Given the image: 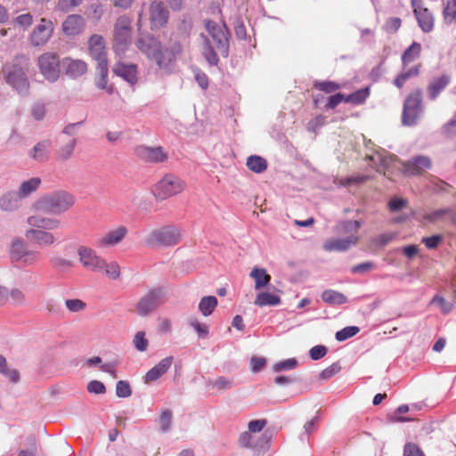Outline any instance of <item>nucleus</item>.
I'll return each mask as SVG.
<instances>
[{"label":"nucleus","instance_id":"nucleus-1","mask_svg":"<svg viewBox=\"0 0 456 456\" xmlns=\"http://www.w3.org/2000/svg\"><path fill=\"white\" fill-rule=\"evenodd\" d=\"M136 47L153 61L159 69L170 73L182 53V45L177 41H169L163 45L157 37L151 34L140 35L135 40Z\"/></svg>","mask_w":456,"mask_h":456},{"label":"nucleus","instance_id":"nucleus-2","mask_svg":"<svg viewBox=\"0 0 456 456\" xmlns=\"http://www.w3.org/2000/svg\"><path fill=\"white\" fill-rule=\"evenodd\" d=\"M369 160L370 165L377 172L383 173L390 180L393 179L390 173L391 168H397L407 176H419L432 167L431 159L424 155L414 156L408 161L402 162L396 156L376 152L369 157Z\"/></svg>","mask_w":456,"mask_h":456},{"label":"nucleus","instance_id":"nucleus-3","mask_svg":"<svg viewBox=\"0 0 456 456\" xmlns=\"http://www.w3.org/2000/svg\"><path fill=\"white\" fill-rule=\"evenodd\" d=\"M205 26L208 37H205L203 54L209 64L216 65L219 61L218 53L224 56L228 54V37L225 28L216 21L207 20Z\"/></svg>","mask_w":456,"mask_h":456},{"label":"nucleus","instance_id":"nucleus-4","mask_svg":"<svg viewBox=\"0 0 456 456\" xmlns=\"http://www.w3.org/2000/svg\"><path fill=\"white\" fill-rule=\"evenodd\" d=\"M361 226V222L356 220H347L339 223L336 227V231L338 233L346 234V237L329 239L325 240L323 248L326 251L342 252L349 249L352 246H355L360 240L358 232Z\"/></svg>","mask_w":456,"mask_h":456},{"label":"nucleus","instance_id":"nucleus-5","mask_svg":"<svg viewBox=\"0 0 456 456\" xmlns=\"http://www.w3.org/2000/svg\"><path fill=\"white\" fill-rule=\"evenodd\" d=\"M28 59L25 56H19L14 59L12 63L5 64L3 69L6 82L20 94L28 93Z\"/></svg>","mask_w":456,"mask_h":456},{"label":"nucleus","instance_id":"nucleus-6","mask_svg":"<svg viewBox=\"0 0 456 456\" xmlns=\"http://www.w3.org/2000/svg\"><path fill=\"white\" fill-rule=\"evenodd\" d=\"M74 203L75 198L71 193L57 191L40 197L34 207L41 212L59 215L69 209Z\"/></svg>","mask_w":456,"mask_h":456},{"label":"nucleus","instance_id":"nucleus-7","mask_svg":"<svg viewBox=\"0 0 456 456\" xmlns=\"http://www.w3.org/2000/svg\"><path fill=\"white\" fill-rule=\"evenodd\" d=\"M133 27L132 19L127 15L119 16L113 26L112 45L114 52L124 56L132 45Z\"/></svg>","mask_w":456,"mask_h":456},{"label":"nucleus","instance_id":"nucleus-8","mask_svg":"<svg viewBox=\"0 0 456 456\" xmlns=\"http://www.w3.org/2000/svg\"><path fill=\"white\" fill-rule=\"evenodd\" d=\"M181 230L175 225H165L152 230L144 242L151 247H174L181 240Z\"/></svg>","mask_w":456,"mask_h":456},{"label":"nucleus","instance_id":"nucleus-9","mask_svg":"<svg viewBox=\"0 0 456 456\" xmlns=\"http://www.w3.org/2000/svg\"><path fill=\"white\" fill-rule=\"evenodd\" d=\"M185 186V182L180 177L167 174L152 187V193L157 200H164L181 193Z\"/></svg>","mask_w":456,"mask_h":456},{"label":"nucleus","instance_id":"nucleus-10","mask_svg":"<svg viewBox=\"0 0 456 456\" xmlns=\"http://www.w3.org/2000/svg\"><path fill=\"white\" fill-rule=\"evenodd\" d=\"M10 257L16 265L25 267L37 264L41 258V253L28 249L22 240L17 239L12 243Z\"/></svg>","mask_w":456,"mask_h":456},{"label":"nucleus","instance_id":"nucleus-11","mask_svg":"<svg viewBox=\"0 0 456 456\" xmlns=\"http://www.w3.org/2000/svg\"><path fill=\"white\" fill-rule=\"evenodd\" d=\"M422 111V91L415 89L404 100L402 115L403 124L406 126L415 125Z\"/></svg>","mask_w":456,"mask_h":456},{"label":"nucleus","instance_id":"nucleus-12","mask_svg":"<svg viewBox=\"0 0 456 456\" xmlns=\"http://www.w3.org/2000/svg\"><path fill=\"white\" fill-rule=\"evenodd\" d=\"M167 300L165 290L155 288L141 297L136 305V312L141 316H146L157 310Z\"/></svg>","mask_w":456,"mask_h":456},{"label":"nucleus","instance_id":"nucleus-13","mask_svg":"<svg viewBox=\"0 0 456 456\" xmlns=\"http://www.w3.org/2000/svg\"><path fill=\"white\" fill-rule=\"evenodd\" d=\"M40 72L50 82H55L60 76V60L55 53H45L37 60Z\"/></svg>","mask_w":456,"mask_h":456},{"label":"nucleus","instance_id":"nucleus-14","mask_svg":"<svg viewBox=\"0 0 456 456\" xmlns=\"http://www.w3.org/2000/svg\"><path fill=\"white\" fill-rule=\"evenodd\" d=\"M79 263L82 266L91 272L98 273L101 265L103 264V257L91 247L79 245L77 248Z\"/></svg>","mask_w":456,"mask_h":456},{"label":"nucleus","instance_id":"nucleus-15","mask_svg":"<svg viewBox=\"0 0 456 456\" xmlns=\"http://www.w3.org/2000/svg\"><path fill=\"white\" fill-rule=\"evenodd\" d=\"M421 220L429 224L444 223L456 225V209L453 208H443L425 212Z\"/></svg>","mask_w":456,"mask_h":456},{"label":"nucleus","instance_id":"nucleus-16","mask_svg":"<svg viewBox=\"0 0 456 456\" xmlns=\"http://www.w3.org/2000/svg\"><path fill=\"white\" fill-rule=\"evenodd\" d=\"M169 18V12L160 1L154 0L149 8V20L152 30L164 27Z\"/></svg>","mask_w":456,"mask_h":456},{"label":"nucleus","instance_id":"nucleus-17","mask_svg":"<svg viewBox=\"0 0 456 456\" xmlns=\"http://www.w3.org/2000/svg\"><path fill=\"white\" fill-rule=\"evenodd\" d=\"M136 155L145 162L150 163H163L168 159V153L164 148L159 147H149L141 145L135 149Z\"/></svg>","mask_w":456,"mask_h":456},{"label":"nucleus","instance_id":"nucleus-18","mask_svg":"<svg viewBox=\"0 0 456 456\" xmlns=\"http://www.w3.org/2000/svg\"><path fill=\"white\" fill-rule=\"evenodd\" d=\"M414 16L421 30L428 33L434 28V17L431 12L421 6V0H411Z\"/></svg>","mask_w":456,"mask_h":456},{"label":"nucleus","instance_id":"nucleus-19","mask_svg":"<svg viewBox=\"0 0 456 456\" xmlns=\"http://www.w3.org/2000/svg\"><path fill=\"white\" fill-rule=\"evenodd\" d=\"M128 230L126 226L120 225L110 230L95 242L97 248H108L120 243L127 235Z\"/></svg>","mask_w":456,"mask_h":456},{"label":"nucleus","instance_id":"nucleus-20","mask_svg":"<svg viewBox=\"0 0 456 456\" xmlns=\"http://www.w3.org/2000/svg\"><path fill=\"white\" fill-rule=\"evenodd\" d=\"M53 31V24L51 20L45 18L41 19L38 24L33 30L30 40L33 45H42L45 44L51 37Z\"/></svg>","mask_w":456,"mask_h":456},{"label":"nucleus","instance_id":"nucleus-21","mask_svg":"<svg viewBox=\"0 0 456 456\" xmlns=\"http://www.w3.org/2000/svg\"><path fill=\"white\" fill-rule=\"evenodd\" d=\"M88 45L90 55L97 61L98 65L108 63L105 43L102 36L97 34L91 36Z\"/></svg>","mask_w":456,"mask_h":456},{"label":"nucleus","instance_id":"nucleus-22","mask_svg":"<svg viewBox=\"0 0 456 456\" xmlns=\"http://www.w3.org/2000/svg\"><path fill=\"white\" fill-rule=\"evenodd\" d=\"M49 230L28 229L25 232L26 238L39 247H48L55 243L56 238Z\"/></svg>","mask_w":456,"mask_h":456},{"label":"nucleus","instance_id":"nucleus-23","mask_svg":"<svg viewBox=\"0 0 456 456\" xmlns=\"http://www.w3.org/2000/svg\"><path fill=\"white\" fill-rule=\"evenodd\" d=\"M86 20L79 14L69 15L62 23V31L66 36H77L84 30Z\"/></svg>","mask_w":456,"mask_h":456},{"label":"nucleus","instance_id":"nucleus-24","mask_svg":"<svg viewBox=\"0 0 456 456\" xmlns=\"http://www.w3.org/2000/svg\"><path fill=\"white\" fill-rule=\"evenodd\" d=\"M61 66L66 75L72 78H77L87 71V64L81 60L64 58L61 61Z\"/></svg>","mask_w":456,"mask_h":456},{"label":"nucleus","instance_id":"nucleus-25","mask_svg":"<svg viewBox=\"0 0 456 456\" xmlns=\"http://www.w3.org/2000/svg\"><path fill=\"white\" fill-rule=\"evenodd\" d=\"M113 72L124 78L130 85L137 83V66L135 64H126L122 61H118L113 67Z\"/></svg>","mask_w":456,"mask_h":456},{"label":"nucleus","instance_id":"nucleus-26","mask_svg":"<svg viewBox=\"0 0 456 456\" xmlns=\"http://www.w3.org/2000/svg\"><path fill=\"white\" fill-rule=\"evenodd\" d=\"M450 82L451 77L447 74H443L439 77H434L427 87L428 98L432 101L436 100Z\"/></svg>","mask_w":456,"mask_h":456},{"label":"nucleus","instance_id":"nucleus-27","mask_svg":"<svg viewBox=\"0 0 456 456\" xmlns=\"http://www.w3.org/2000/svg\"><path fill=\"white\" fill-rule=\"evenodd\" d=\"M28 224L33 229L56 230L60 227L61 221L56 218L32 216L28 218Z\"/></svg>","mask_w":456,"mask_h":456},{"label":"nucleus","instance_id":"nucleus-28","mask_svg":"<svg viewBox=\"0 0 456 456\" xmlns=\"http://www.w3.org/2000/svg\"><path fill=\"white\" fill-rule=\"evenodd\" d=\"M173 357L168 356L162 359L157 365L151 369L145 375V383H151L163 376L171 367Z\"/></svg>","mask_w":456,"mask_h":456},{"label":"nucleus","instance_id":"nucleus-29","mask_svg":"<svg viewBox=\"0 0 456 456\" xmlns=\"http://www.w3.org/2000/svg\"><path fill=\"white\" fill-rule=\"evenodd\" d=\"M421 63L415 64L410 68L403 66V71L395 78L394 85L399 89L403 88L406 81L419 75Z\"/></svg>","mask_w":456,"mask_h":456},{"label":"nucleus","instance_id":"nucleus-30","mask_svg":"<svg viewBox=\"0 0 456 456\" xmlns=\"http://www.w3.org/2000/svg\"><path fill=\"white\" fill-rule=\"evenodd\" d=\"M77 140L75 137L69 138L64 142L55 151V159L58 161H66L72 158Z\"/></svg>","mask_w":456,"mask_h":456},{"label":"nucleus","instance_id":"nucleus-31","mask_svg":"<svg viewBox=\"0 0 456 456\" xmlns=\"http://www.w3.org/2000/svg\"><path fill=\"white\" fill-rule=\"evenodd\" d=\"M50 147L51 142L49 140L39 142L31 150L30 157L38 162H45L49 159Z\"/></svg>","mask_w":456,"mask_h":456},{"label":"nucleus","instance_id":"nucleus-32","mask_svg":"<svg viewBox=\"0 0 456 456\" xmlns=\"http://www.w3.org/2000/svg\"><path fill=\"white\" fill-rule=\"evenodd\" d=\"M250 277L255 281V289L256 290L266 287L271 281V276L264 268L254 267L250 272Z\"/></svg>","mask_w":456,"mask_h":456},{"label":"nucleus","instance_id":"nucleus-33","mask_svg":"<svg viewBox=\"0 0 456 456\" xmlns=\"http://www.w3.org/2000/svg\"><path fill=\"white\" fill-rule=\"evenodd\" d=\"M41 184L39 177H32L21 183L19 191H17L20 198L23 199L29 196L32 192L36 191Z\"/></svg>","mask_w":456,"mask_h":456},{"label":"nucleus","instance_id":"nucleus-34","mask_svg":"<svg viewBox=\"0 0 456 456\" xmlns=\"http://www.w3.org/2000/svg\"><path fill=\"white\" fill-rule=\"evenodd\" d=\"M421 45L418 42H413L403 53L402 63L403 66H408L420 56Z\"/></svg>","mask_w":456,"mask_h":456},{"label":"nucleus","instance_id":"nucleus-35","mask_svg":"<svg viewBox=\"0 0 456 456\" xmlns=\"http://www.w3.org/2000/svg\"><path fill=\"white\" fill-rule=\"evenodd\" d=\"M322 299L323 302L332 305H343L347 302V298L344 294L332 289L324 290L322 294Z\"/></svg>","mask_w":456,"mask_h":456},{"label":"nucleus","instance_id":"nucleus-36","mask_svg":"<svg viewBox=\"0 0 456 456\" xmlns=\"http://www.w3.org/2000/svg\"><path fill=\"white\" fill-rule=\"evenodd\" d=\"M281 304V297L271 292H260L256 295L255 305L258 306L278 305Z\"/></svg>","mask_w":456,"mask_h":456},{"label":"nucleus","instance_id":"nucleus-37","mask_svg":"<svg viewBox=\"0 0 456 456\" xmlns=\"http://www.w3.org/2000/svg\"><path fill=\"white\" fill-rule=\"evenodd\" d=\"M99 72V78L96 82L97 87L100 89H105L109 94H112L114 87L113 86H108V63L97 65Z\"/></svg>","mask_w":456,"mask_h":456},{"label":"nucleus","instance_id":"nucleus-38","mask_svg":"<svg viewBox=\"0 0 456 456\" xmlns=\"http://www.w3.org/2000/svg\"><path fill=\"white\" fill-rule=\"evenodd\" d=\"M20 199L17 191L8 192L0 199V207L3 210H12L18 207Z\"/></svg>","mask_w":456,"mask_h":456},{"label":"nucleus","instance_id":"nucleus-39","mask_svg":"<svg viewBox=\"0 0 456 456\" xmlns=\"http://www.w3.org/2000/svg\"><path fill=\"white\" fill-rule=\"evenodd\" d=\"M370 95L369 87L359 89L347 96H345V102L352 103L354 105L362 104Z\"/></svg>","mask_w":456,"mask_h":456},{"label":"nucleus","instance_id":"nucleus-40","mask_svg":"<svg viewBox=\"0 0 456 456\" xmlns=\"http://www.w3.org/2000/svg\"><path fill=\"white\" fill-rule=\"evenodd\" d=\"M217 305V299L214 296H208L201 298L199 309L205 316L210 315Z\"/></svg>","mask_w":456,"mask_h":456},{"label":"nucleus","instance_id":"nucleus-41","mask_svg":"<svg viewBox=\"0 0 456 456\" xmlns=\"http://www.w3.org/2000/svg\"><path fill=\"white\" fill-rule=\"evenodd\" d=\"M0 373L12 383L20 380L19 371L16 369H9L6 359L2 354H0Z\"/></svg>","mask_w":456,"mask_h":456},{"label":"nucleus","instance_id":"nucleus-42","mask_svg":"<svg viewBox=\"0 0 456 456\" xmlns=\"http://www.w3.org/2000/svg\"><path fill=\"white\" fill-rule=\"evenodd\" d=\"M104 271L105 274L112 280H117L120 276V267L119 265L115 262H110L108 263L103 258V264L101 265V267L99 268V272Z\"/></svg>","mask_w":456,"mask_h":456},{"label":"nucleus","instance_id":"nucleus-43","mask_svg":"<svg viewBox=\"0 0 456 456\" xmlns=\"http://www.w3.org/2000/svg\"><path fill=\"white\" fill-rule=\"evenodd\" d=\"M444 20L450 25L456 22V0H447L443 10Z\"/></svg>","mask_w":456,"mask_h":456},{"label":"nucleus","instance_id":"nucleus-44","mask_svg":"<svg viewBox=\"0 0 456 456\" xmlns=\"http://www.w3.org/2000/svg\"><path fill=\"white\" fill-rule=\"evenodd\" d=\"M396 237L395 232H385L373 237L370 240V246L375 248H382Z\"/></svg>","mask_w":456,"mask_h":456},{"label":"nucleus","instance_id":"nucleus-45","mask_svg":"<svg viewBox=\"0 0 456 456\" xmlns=\"http://www.w3.org/2000/svg\"><path fill=\"white\" fill-rule=\"evenodd\" d=\"M248 167L255 173H262L267 168L266 160L259 156H250L247 160Z\"/></svg>","mask_w":456,"mask_h":456},{"label":"nucleus","instance_id":"nucleus-46","mask_svg":"<svg viewBox=\"0 0 456 456\" xmlns=\"http://www.w3.org/2000/svg\"><path fill=\"white\" fill-rule=\"evenodd\" d=\"M314 87L326 94H332L341 88V86L333 81L315 82Z\"/></svg>","mask_w":456,"mask_h":456},{"label":"nucleus","instance_id":"nucleus-47","mask_svg":"<svg viewBox=\"0 0 456 456\" xmlns=\"http://www.w3.org/2000/svg\"><path fill=\"white\" fill-rule=\"evenodd\" d=\"M444 241V236L441 234L423 237L421 242L428 249H436Z\"/></svg>","mask_w":456,"mask_h":456},{"label":"nucleus","instance_id":"nucleus-48","mask_svg":"<svg viewBox=\"0 0 456 456\" xmlns=\"http://www.w3.org/2000/svg\"><path fill=\"white\" fill-rule=\"evenodd\" d=\"M360 329L356 326H349L342 329L336 333V339L338 341L346 340L359 332Z\"/></svg>","mask_w":456,"mask_h":456},{"label":"nucleus","instance_id":"nucleus-49","mask_svg":"<svg viewBox=\"0 0 456 456\" xmlns=\"http://www.w3.org/2000/svg\"><path fill=\"white\" fill-rule=\"evenodd\" d=\"M250 431H245L240 434L239 437V444L241 447L245 448H255L256 446V444L254 440V436L252 435Z\"/></svg>","mask_w":456,"mask_h":456},{"label":"nucleus","instance_id":"nucleus-50","mask_svg":"<svg viewBox=\"0 0 456 456\" xmlns=\"http://www.w3.org/2000/svg\"><path fill=\"white\" fill-rule=\"evenodd\" d=\"M297 366V362L296 359H287L285 361L279 362L274 364L273 370L275 372H281L284 370H293Z\"/></svg>","mask_w":456,"mask_h":456},{"label":"nucleus","instance_id":"nucleus-51","mask_svg":"<svg viewBox=\"0 0 456 456\" xmlns=\"http://www.w3.org/2000/svg\"><path fill=\"white\" fill-rule=\"evenodd\" d=\"M66 307L73 313L84 311L86 307V304L81 299H67L65 301Z\"/></svg>","mask_w":456,"mask_h":456},{"label":"nucleus","instance_id":"nucleus-52","mask_svg":"<svg viewBox=\"0 0 456 456\" xmlns=\"http://www.w3.org/2000/svg\"><path fill=\"white\" fill-rule=\"evenodd\" d=\"M134 344L138 351H145L149 346V342L145 338V332L138 331L134 336Z\"/></svg>","mask_w":456,"mask_h":456},{"label":"nucleus","instance_id":"nucleus-53","mask_svg":"<svg viewBox=\"0 0 456 456\" xmlns=\"http://www.w3.org/2000/svg\"><path fill=\"white\" fill-rule=\"evenodd\" d=\"M116 394L118 397H128L132 394L131 387L128 382L120 380L117 383Z\"/></svg>","mask_w":456,"mask_h":456},{"label":"nucleus","instance_id":"nucleus-54","mask_svg":"<svg viewBox=\"0 0 456 456\" xmlns=\"http://www.w3.org/2000/svg\"><path fill=\"white\" fill-rule=\"evenodd\" d=\"M82 2L83 0H58L57 8L62 12H69Z\"/></svg>","mask_w":456,"mask_h":456},{"label":"nucleus","instance_id":"nucleus-55","mask_svg":"<svg viewBox=\"0 0 456 456\" xmlns=\"http://www.w3.org/2000/svg\"><path fill=\"white\" fill-rule=\"evenodd\" d=\"M190 325L196 330L200 338H207L208 335V326L199 322L196 319L190 321Z\"/></svg>","mask_w":456,"mask_h":456},{"label":"nucleus","instance_id":"nucleus-56","mask_svg":"<svg viewBox=\"0 0 456 456\" xmlns=\"http://www.w3.org/2000/svg\"><path fill=\"white\" fill-rule=\"evenodd\" d=\"M172 422V411L170 410H165L162 411L159 424L162 431L166 432L169 429Z\"/></svg>","mask_w":456,"mask_h":456},{"label":"nucleus","instance_id":"nucleus-57","mask_svg":"<svg viewBox=\"0 0 456 456\" xmlns=\"http://www.w3.org/2000/svg\"><path fill=\"white\" fill-rule=\"evenodd\" d=\"M328 349L326 346L318 345L312 347L309 351L311 359L316 361L320 360L327 354Z\"/></svg>","mask_w":456,"mask_h":456},{"label":"nucleus","instance_id":"nucleus-58","mask_svg":"<svg viewBox=\"0 0 456 456\" xmlns=\"http://www.w3.org/2000/svg\"><path fill=\"white\" fill-rule=\"evenodd\" d=\"M326 118L322 115H318L310 120L307 124V130L315 133L325 123Z\"/></svg>","mask_w":456,"mask_h":456},{"label":"nucleus","instance_id":"nucleus-59","mask_svg":"<svg viewBox=\"0 0 456 456\" xmlns=\"http://www.w3.org/2000/svg\"><path fill=\"white\" fill-rule=\"evenodd\" d=\"M404 456H425L420 448L412 443H408L403 448Z\"/></svg>","mask_w":456,"mask_h":456},{"label":"nucleus","instance_id":"nucleus-60","mask_svg":"<svg viewBox=\"0 0 456 456\" xmlns=\"http://www.w3.org/2000/svg\"><path fill=\"white\" fill-rule=\"evenodd\" d=\"M87 390L89 393L101 395L105 394L106 387L102 382L98 380H92L87 385Z\"/></svg>","mask_w":456,"mask_h":456},{"label":"nucleus","instance_id":"nucleus-61","mask_svg":"<svg viewBox=\"0 0 456 456\" xmlns=\"http://www.w3.org/2000/svg\"><path fill=\"white\" fill-rule=\"evenodd\" d=\"M212 386L217 390H226L232 387V382L225 377H219L212 382Z\"/></svg>","mask_w":456,"mask_h":456},{"label":"nucleus","instance_id":"nucleus-62","mask_svg":"<svg viewBox=\"0 0 456 456\" xmlns=\"http://www.w3.org/2000/svg\"><path fill=\"white\" fill-rule=\"evenodd\" d=\"M345 95L338 93L334 95H331L328 98V102L325 106L326 110H333L335 109L339 103L342 102H345Z\"/></svg>","mask_w":456,"mask_h":456},{"label":"nucleus","instance_id":"nucleus-63","mask_svg":"<svg viewBox=\"0 0 456 456\" xmlns=\"http://www.w3.org/2000/svg\"><path fill=\"white\" fill-rule=\"evenodd\" d=\"M340 369L341 367L338 362L333 363L320 373V378L322 379H330L335 374H337L340 370Z\"/></svg>","mask_w":456,"mask_h":456},{"label":"nucleus","instance_id":"nucleus-64","mask_svg":"<svg viewBox=\"0 0 456 456\" xmlns=\"http://www.w3.org/2000/svg\"><path fill=\"white\" fill-rule=\"evenodd\" d=\"M432 303L437 304L440 306L443 314H444L450 313L452 309V305L451 303H448L444 297L440 296H436L432 299Z\"/></svg>","mask_w":456,"mask_h":456}]
</instances>
